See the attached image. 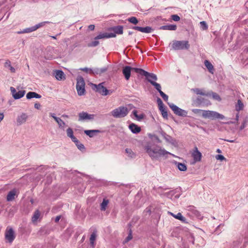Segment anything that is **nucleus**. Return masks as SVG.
Here are the masks:
<instances>
[{
	"mask_svg": "<svg viewBox=\"0 0 248 248\" xmlns=\"http://www.w3.org/2000/svg\"><path fill=\"white\" fill-rule=\"evenodd\" d=\"M143 148L153 160H158L161 157H166L167 155L170 154L164 148L152 141L147 142L143 146Z\"/></svg>",
	"mask_w": 248,
	"mask_h": 248,
	"instance_id": "obj_1",
	"label": "nucleus"
},
{
	"mask_svg": "<svg viewBox=\"0 0 248 248\" xmlns=\"http://www.w3.org/2000/svg\"><path fill=\"white\" fill-rule=\"evenodd\" d=\"M128 108L124 106H120L111 112V115L115 118H121L125 117L128 113Z\"/></svg>",
	"mask_w": 248,
	"mask_h": 248,
	"instance_id": "obj_2",
	"label": "nucleus"
},
{
	"mask_svg": "<svg viewBox=\"0 0 248 248\" xmlns=\"http://www.w3.org/2000/svg\"><path fill=\"white\" fill-rule=\"evenodd\" d=\"M171 47L174 50L188 49L190 45L188 41L174 40L172 41Z\"/></svg>",
	"mask_w": 248,
	"mask_h": 248,
	"instance_id": "obj_3",
	"label": "nucleus"
},
{
	"mask_svg": "<svg viewBox=\"0 0 248 248\" xmlns=\"http://www.w3.org/2000/svg\"><path fill=\"white\" fill-rule=\"evenodd\" d=\"M203 118L215 120L217 119L223 120L225 118L223 115L216 111L212 110H204L203 112Z\"/></svg>",
	"mask_w": 248,
	"mask_h": 248,
	"instance_id": "obj_4",
	"label": "nucleus"
},
{
	"mask_svg": "<svg viewBox=\"0 0 248 248\" xmlns=\"http://www.w3.org/2000/svg\"><path fill=\"white\" fill-rule=\"evenodd\" d=\"M135 72L141 76L145 77L146 79L149 82L150 81H156L157 80L156 75L154 73H149L142 69H135Z\"/></svg>",
	"mask_w": 248,
	"mask_h": 248,
	"instance_id": "obj_5",
	"label": "nucleus"
},
{
	"mask_svg": "<svg viewBox=\"0 0 248 248\" xmlns=\"http://www.w3.org/2000/svg\"><path fill=\"white\" fill-rule=\"evenodd\" d=\"M168 104L175 115L181 117L187 116V111L186 110L179 108L173 103H168Z\"/></svg>",
	"mask_w": 248,
	"mask_h": 248,
	"instance_id": "obj_6",
	"label": "nucleus"
},
{
	"mask_svg": "<svg viewBox=\"0 0 248 248\" xmlns=\"http://www.w3.org/2000/svg\"><path fill=\"white\" fill-rule=\"evenodd\" d=\"M104 82L99 83L98 85L93 84V89L94 87L96 89V92L99 93L102 95L105 96L112 93L110 90H108L105 87L103 86Z\"/></svg>",
	"mask_w": 248,
	"mask_h": 248,
	"instance_id": "obj_7",
	"label": "nucleus"
},
{
	"mask_svg": "<svg viewBox=\"0 0 248 248\" xmlns=\"http://www.w3.org/2000/svg\"><path fill=\"white\" fill-rule=\"evenodd\" d=\"M16 238V234L13 228L7 227L5 232V238L7 241L12 243Z\"/></svg>",
	"mask_w": 248,
	"mask_h": 248,
	"instance_id": "obj_8",
	"label": "nucleus"
},
{
	"mask_svg": "<svg viewBox=\"0 0 248 248\" xmlns=\"http://www.w3.org/2000/svg\"><path fill=\"white\" fill-rule=\"evenodd\" d=\"M78 121H83L85 120H93L94 119L95 115L88 114L87 112L82 111L78 113Z\"/></svg>",
	"mask_w": 248,
	"mask_h": 248,
	"instance_id": "obj_9",
	"label": "nucleus"
},
{
	"mask_svg": "<svg viewBox=\"0 0 248 248\" xmlns=\"http://www.w3.org/2000/svg\"><path fill=\"white\" fill-rule=\"evenodd\" d=\"M135 69H139V68L131 67L130 66H125L122 69V73L126 80H128L130 78L131 71H134Z\"/></svg>",
	"mask_w": 248,
	"mask_h": 248,
	"instance_id": "obj_10",
	"label": "nucleus"
},
{
	"mask_svg": "<svg viewBox=\"0 0 248 248\" xmlns=\"http://www.w3.org/2000/svg\"><path fill=\"white\" fill-rule=\"evenodd\" d=\"M10 90L13 98L16 100L22 98L26 93L25 90H21L17 92L16 89L13 87L10 88Z\"/></svg>",
	"mask_w": 248,
	"mask_h": 248,
	"instance_id": "obj_11",
	"label": "nucleus"
},
{
	"mask_svg": "<svg viewBox=\"0 0 248 248\" xmlns=\"http://www.w3.org/2000/svg\"><path fill=\"white\" fill-rule=\"evenodd\" d=\"M132 28L134 30L146 33H150L154 30L150 26H146L145 27L133 26Z\"/></svg>",
	"mask_w": 248,
	"mask_h": 248,
	"instance_id": "obj_12",
	"label": "nucleus"
},
{
	"mask_svg": "<svg viewBox=\"0 0 248 248\" xmlns=\"http://www.w3.org/2000/svg\"><path fill=\"white\" fill-rule=\"evenodd\" d=\"M107 67H103L102 68H94L90 70V74L93 75H101L107 71Z\"/></svg>",
	"mask_w": 248,
	"mask_h": 248,
	"instance_id": "obj_13",
	"label": "nucleus"
},
{
	"mask_svg": "<svg viewBox=\"0 0 248 248\" xmlns=\"http://www.w3.org/2000/svg\"><path fill=\"white\" fill-rule=\"evenodd\" d=\"M28 118L27 115L25 113H22L17 118L16 121L18 125H21L26 122Z\"/></svg>",
	"mask_w": 248,
	"mask_h": 248,
	"instance_id": "obj_14",
	"label": "nucleus"
},
{
	"mask_svg": "<svg viewBox=\"0 0 248 248\" xmlns=\"http://www.w3.org/2000/svg\"><path fill=\"white\" fill-rule=\"evenodd\" d=\"M129 128L134 134H138L141 131L140 127L134 123H132L129 125Z\"/></svg>",
	"mask_w": 248,
	"mask_h": 248,
	"instance_id": "obj_15",
	"label": "nucleus"
},
{
	"mask_svg": "<svg viewBox=\"0 0 248 248\" xmlns=\"http://www.w3.org/2000/svg\"><path fill=\"white\" fill-rule=\"evenodd\" d=\"M193 159L195 162H199L201 161L202 157V154L199 152L197 147L195 148V150L192 154Z\"/></svg>",
	"mask_w": 248,
	"mask_h": 248,
	"instance_id": "obj_16",
	"label": "nucleus"
},
{
	"mask_svg": "<svg viewBox=\"0 0 248 248\" xmlns=\"http://www.w3.org/2000/svg\"><path fill=\"white\" fill-rule=\"evenodd\" d=\"M55 77L58 80H62L65 79V74L62 70H58L55 71Z\"/></svg>",
	"mask_w": 248,
	"mask_h": 248,
	"instance_id": "obj_17",
	"label": "nucleus"
},
{
	"mask_svg": "<svg viewBox=\"0 0 248 248\" xmlns=\"http://www.w3.org/2000/svg\"><path fill=\"white\" fill-rule=\"evenodd\" d=\"M208 101H209L208 100L205 99L204 98H203L201 96H198L196 99L195 103L196 104L197 106H199L202 104H208L207 102Z\"/></svg>",
	"mask_w": 248,
	"mask_h": 248,
	"instance_id": "obj_18",
	"label": "nucleus"
},
{
	"mask_svg": "<svg viewBox=\"0 0 248 248\" xmlns=\"http://www.w3.org/2000/svg\"><path fill=\"white\" fill-rule=\"evenodd\" d=\"M41 97V95L34 92H29L27 93L26 95V98L27 99H31L33 98L39 99Z\"/></svg>",
	"mask_w": 248,
	"mask_h": 248,
	"instance_id": "obj_19",
	"label": "nucleus"
},
{
	"mask_svg": "<svg viewBox=\"0 0 248 248\" xmlns=\"http://www.w3.org/2000/svg\"><path fill=\"white\" fill-rule=\"evenodd\" d=\"M101 131L99 130H86L84 131V133L90 138H93L96 133H101Z\"/></svg>",
	"mask_w": 248,
	"mask_h": 248,
	"instance_id": "obj_20",
	"label": "nucleus"
},
{
	"mask_svg": "<svg viewBox=\"0 0 248 248\" xmlns=\"http://www.w3.org/2000/svg\"><path fill=\"white\" fill-rule=\"evenodd\" d=\"M177 29V26L176 25H167L162 26L159 28V30H170L175 31Z\"/></svg>",
	"mask_w": 248,
	"mask_h": 248,
	"instance_id": "obj_21",
	"label": "nucleus"
},
{
	"mask_svg": "<svg viewBox=\"0 0 248 248\" xmlns=\"http://www.w3.org/2000/svg\"><path fill=\"white\" fill-rule=\"evenodd\" d=\"M169 213L174 218L181 220L182 222L184 223H187V222H186V218L182 216L181 213H178L176 215H175L171 212Z\"/></svg>",
	"mask_w": 248,
	"mask_h": 248,
	"instance_id": "obj_22",
	"label": "nucleus"
},
{
	"mask_svg": "<svg viewBox=\"0 0 248 248\" xmlns=\"http://www.w3.org/2000/svg\"><path fill=\"white\" fill-rule=\"evenodd\" d=\"M85 83L83 78L80 76H78L77 78L76 87H85Z\"/></svg>",
	"mask_w": 248,
	"mask_h": 248,
	"instance_id": "obj_23",
	"label": "nucleus"
},
{
	"mask_svg": "<svg viewBox=\"0 0 248 248\" xmlns=\"http://www.w3.org/2000/svg\"><path fill=\"white\" fill-rule=\"evenodd\" d=\"M188 210L190 211L193 215L197 217H200L201 215L199 211H198L196 208L193 206H189Z\"/></svg>",
	"mask_w": 248,
	"mask_h": 248,
	"instance_id": "obj_24",
	"label": "nucleus"
},
{
	"mask_svg": "<svg viewBox=\"0 0 248 248\" xmlns=\"http://www.w3.org/2000/svg\"><path fill=\"white\" fill-rule=\"evenodd\" d=\"M204 64L209 72L212 74L214 73V68L212 64L208 61L205 60L204 61Z\"/></svg>",
	"mask_w": 248,
	"mask_h": 248,
	"instance_id": "obj_25",
	"label": "nucleus"
},
{
	"mask_svg": "<svg viewBox=\"0 0 248 248\" xmlns=\"http://www.w3.org/2000/svg\"><path fill=\"white\" fill-rule=\"evenodd\" d=\"M16 196V191L14 190H11L8 193L7 197H6V200L8 202L12 201L14 200Z\"/></svg>",
	"mask_w": 248,
	"mask_h": 248,
	"instance_id": "obj_26",
	"label": "nucleus"
},
{
	"mask_svg": "<svg viewBox=\"0 0 248 248\" xmlns=\"http://www.w3.org/2000/svg\"><path fill=\"white\" fill-rule=\"evenodd\" d=\"M36 30V28H35V25H34V26H32L31 27L24 29L22 31H19L17 32V33L18 34H21V33H30V32L34 31H35Z\"/></svg>",
	"mask_w": 248,
	"mask_h": 248,
	"instance_id": "obj_27",
	"label": "nucleus"
},
{
	"mask_svg": "<svg viewBox=\"0 0 248 248\" xmlns=\"http://www.w3.org/2000/svg\"><path fill=\"white\" fill-rule=\"evenodd\" d=\"M123 26H117L113 27L112 30L116 34H122L123 33Z\"/></svg>",
	"mask_w": 248,
	"mask_h": 248,
	"instance_id": "obj_28",
	"label": "nucleus"
},
{
	"mask_svg": "<svg viewBox=\"0 0 248 248\" xmlns=\"http://www.w3.org/2000/svg\"><path fill=\"white\" fill-rule=\"evenodd\" d=\"M192 91H193L195 93H196L197 94H200L203 96H210V93H205L202 91V90L199 89V88H194L192 89L191 90Z\"/></svg>",
	"mask_w": 248,
	"mask_h": 248,
	"instance_id": "obj_29",
	"label": "nucleus"
},
{
	"mask_svg": "<svg viewBox=\"0 0 248 248\" xmlns=\"http://www.w3.org/2000/svg\"><path fill=\"white\" fill-rule=\"evenodd\" d=\"M40 216V213L38 210H36L34 211V214L31 218L32 222L34 223H35Z\"/></svg>",
	"mask_w": 248,
	"mask_h": 248,
	"instance_id": "obj_30",
	"label": "nucleus"
},
{
	"mask_svg": "<svg viewBox=\"0 0 248 248\" xmlns=\"http://www.w3.org/2000/svg\"><path fill=\"white\" fill-rule=\"evenodd\" d=\"M175 164L180 171H184L187 169L186 165L184 163L176 162Z\"/></svg>",
	"mask_w": 248,
	"mask_h": 248,
	"instance_id": "obj_31",
	"label": "nucleus"
},
{
	"mask_svg": "<svg viewBox=\"0 0 248 248\" xmlns=\"http://www.w3.org/2000/svg\"><path fill=\"white\" fill-rule=\"evenodd\" d=\"M4 66L6 68H9L11 72L12 73H15L16 71L15 68L12 66L11 64V62L9 60H7L4 63Z\"/></svg>",
	"mask_w": 248,
	"mask_h": 248,
	"instance_id": "obj_32",
	"label": "nucleus"
},
{
	"mask_svg": "<svg viewBox=\"0 0 248 248\" xmlns=\"http://www.w3.org/2000/svg\"><path fill=\"white\" fill-rule=\"evenodd\" d=\"M149 82H150L153 86L155 87V89L159 92V93L162 91L161 87L160 84L154 81L149 80Z\"/></svg>",
	"mask_w": 248,
	"mask_h": 248,
	"instance_id": "obj_33",
	"label": "nucleus"
},
{
	"mask_svg": "<svg viewBox=\"0 0 248 248\" xmlns=\"http://www.w3.org/2000/svg\"><path fill=\"white\" fill-rule=\"evenodd\" d=\"M108 203V200L104 199L103 202L101 203L100 205V210L101 211H105L106 209V207Z\"/></svg>",
	"mask_w": 248,
	"mask_h": 248,
	"instance_id": "obj_34",
	"label": "nucleus"
},
{
	"mask_svg": "<svg viewBox=\"0 0 248 248\" xmlns=\"http://www.w3.org/2000/svg\"><path fill=\"white\" fill-rule=\"evenodd\" d=\"M244 105L242 102L240 100H238L237 104L236 105L235 109L237 111H239L243 109Z\"/></svg>",
	"mask_w": 248,
	"mask_h": 248,
	"instance_id": "obj_35",
	"label": "nucleus"
},
{
	"mask_svg": "<svg viewBox=\"0 0 248 248\" xmlns=\"http://www.w3.org/2000/svg\"><path fill=\"white\" fill-rule=\"evenodd\" d=\"M76 89L77 90L78 94V95L81 96L85 94V87H76Z\"/></svg>",
	"mask_w": 248,
	"mask_h": 248,
	"instance_id": "obj_36",
	"label": "nucleus"
},
{
	"mask_svg": "<svg viewBox=\"0 0 248 248\" xmlns=\"http://www.w3.org/2000/svg\"><path fill=\"white\" fill-rule=\"evenodd\" d=\"M125 153L127 154L128 156L131 158H135L136 157L135 153H134L131 149H125Z\"/></svg>",
	"mask_w": 248,
	"mask_h": 248,
	"instance_id": "obj_37",
	"label": "nucleus"
},
{
	"mask_svg": "<svg viewBox=\"0 0 248 248\" xmlns=\"http://www.w3.org/2000/svg\"><path fill=\"white\" fill-rule=\"evenodd\" d=\"M161 134L167 141L170 142V143H172L171 141L173 140V139L170 136L167 135L164 132H163Z\"/></svg>",
	"mask_w": 248,
	"mask_h": 248,
	"instance_id": "obj_38",
	"label": "nucleus"
},
{
	"mask_svg": "<svg viewBox=\"0 0 248 248\" xmlns=\"http://www.w3.org/2000/svg\"><path fill=\"white\" fill-rule=\"evenodd\" d=\"M108 38L107 32L100 33L94 38V40Z\"/></svg>",
	"mask_w": 248,
	"mask_h": 248,
	"instance_id": "obj_39",
	"label": "nucleus"
},
{
	"mask_svg": "<svg viewBox=\"0 0 248 248\" xmlns=\"http://www.w3.org/2000/svg\"><path fill=\"white\" fill-rule=\"evenodd\" d=\"M209 93H210V95H212V97L214 100H217L218 101H220L221 100V97L217 93L213 92H211Z\"/></svg>",
	"mask_w": 248,
	"mask_h": 248,
	"instance_id": "obj_40",
	"label": "nucleus"
},
{
	"mask_svg": "<svg viewBox=\"0 0 248 248\" xmlns=\"http://www.w3.org/2000/svg\"><path fill=\"white\" fill-rule=\"evenodd\" d=\"M96 237V231H94L91 235L90 238V243L93 245Z\"/></svg>",
	"mask_w": 248,
	"mask_h": 248,
	"instance_id": "obj_41",
	"label": "nucleus"
},
{
	"mask_svg": "<svg viewBox=\"0 0 248 248\" xmlns=\"http://www.w3.org/2000/svg\"><path fill=\"white\" fill-rule=\"evenodd\" d=\"M127 20L129 22H130L134 25L137 24L139 22L138 19L135 16L130 17L128 18Z\"/></svg>",
	"mask_w": 248,
	"mask_h": 248,
	"instance_id": "obj_42",
	"label": "nucleus"
},
{
	"mask_svg": "<svg viewBox=\"0 0 248 248\" xmlns=\"http://www.w3.org/2000/svg\"><path fill=\"white\" fill-rule=\"evenodd\" d=\"M175 190H170L168 192L164 193V195L169 198H171L172 196L175 194Z\"/></svg>",
	"mask_w": 248,
	"mask_h": 248,
	"instance_id": "obj_43",
	"label": "nucleus"
},
{
	"mask_svg": "<svg viewBox=\"0 0 248 248\" xmlns=\"http://www.w3.org/2000/svg\"><path fill=\"white\" fill-rule=\"evenodd\" d=\"M200 27L202 30H206L208 29V25L205 21H202L200 22Z\"/></svg>",
	"mask_w": 248,
	"mask_h": 248,
	"instance_id": "obj_44",
	"label": "nucleus"
},
{
	"mask_svg": "<svg viewBox=\"0 0 248 248\" xmlns=\"http://www.w3.org/2000/svg\"><path fill=\"white\" fill-rule=\"evenodd\" d=\"M99 44V42L97 40H95L94 41L89 43L88 44V46L89 47H95L97 46Z\"/></svg>",
	"mask_w": 248,
	"mask_h": 248,
	"instance_id": "obj_45",
	"label": "nucleus"
},
{
	"mask_svg": "<svg viewBox=\"0 0 248 248\" xmlns=\"http://www.w3.org/2000/svg\"><path fill=\"white\" fill-rule=\"evenodd\" d=\"M76 145L77 146V148L80 151H82L83 150H85V147L83 144L80 143L79 141L78 140V143H75Z\"/></svg>",
	"mask_w": 248,
	"mask_h": 248,
	"instance_id": "obj_46",
	"label": "nucleus"
},
{
	"mask_svg": "<svg viewBox=\"0 0 248 248\" xmlns=\"http://www.w3.org/2000/svg\"><path fill=\"white\" fill-rule=\"evenodd\" d=\"M204 110H202V109H197V108H195V109H193L192 110V111L195 113V114H200V115H201L202 116V117H203V112Z\"/></svg>",
	"mask_w": 248,
	"mask_h": 248,
	"instance_id": "obj_47",
	"label": "nucleus"
},
{
	"mask_svg": "<svg viewBox=\"0 0 248 248\" xmlns=\"http://www.w3.org/2000/svg\"><path fill=\"white\" fill-rule=\"evenodd\" d=\"M49 23H50V22H49V21H44V22L39 23L35 25L36 30H37L38 29L44 26L46 24Z\"/></svg>",
	"mask_w": 248,
	"mask_h": 248,
	"instance_id": "obj_48",
	"label": "nucleus"
},
{
	"mask_svg": "<svg viewBox=\"0 0 248 248\" xmlns=\"http://www.w3.org/2000/svg\"><path fill=\"white\" fill-rule=\"evenodd\" d=\"M132 230H131V229H130L129 231L128 235L125 239V242H127L132 239Z\"/></svg>",
	"mask_w": 248,
	"mask_h": 248,
	"instance_id": "obj_49",
	"label": "nucleus"
},
{
	"mask_svg": "<svg viewBox=\"0 0 248 248\" xmlns=\"http://www.w3.org/2000/svg\"><path fill=\"white\" fill-rule=\"evenodd\" d=\"M66 133H67V136L69 138L74 136L73 131L71 128H70V127L68 128L66 130Z\"/></svg>",
	"mask_w": 248,
	"mask_h": 248,
	"instance_id": "obj_50",
	"label": "nucleus"
},
{
	"mask_svg": "<svg viewBox=\"0 0 248 248\" xmlns=\"http://www.w3.org/2000/svg\"><path fill=\"white\" fill-rule=\"evenodd\" d=\"M56 122L58 123L60 127H63L65 125V123L61 118Z\"/></svg>",
	"mask_w": 248,
	"mask_h": 248,
	"instance_id": "obj_51",
	"label": "nucleus"
},
{
	"mask_svg": "<svg viewBox=\"0 0 248 248\" xmlns=\"http://www.w3.org/2000/svg\"><path fill=\"white\" fill-rule=\"evenodd\" d=\"M171 18L174 21H178L180 19V17L177 15H172L171 16Z\"/></svg>",
	"mask_w": 248,
	"mask_h": 248,
	"instance_id": "obj_52",
	"label": "nucleus"
},
{
	"mask_svg": "<svg viewBox=\"0 0 248 248\" xmlns=\"http://www.w3.org/2000/svg\"><path fill=\"white\" fill-rule=\"evenodd\" d=\"M159 94L165 101H167L168 100V96L162 91H161V92L159 93Z\"/></svg>",
	"mask_w": 248,
	"mask_h": 248,
	"instance_id": "obj_53",
	"label": "nucleus"
},
{
	"mask_svg": "<svg viewBox=\"0 0 248 248\" xmlns=\"http://www.w3.org/2000/svg\"><path fill=\"white\" fill-rule=\"evenodd\" d=\"M216 158L217 160L223 161L226 160L225 157L221 155H216Z\"/></svg>",
	"mask_w": 248,
	"mask_h": 248,
	"instance_id": "obj_54",
	"label": "nucleus"
},
{
	"mask_svg": "<svg viewBox=\"0 0 248 248\" xmlns=\"http://www.w3.org/2000/svg\"><path fill=\"white\" fill-rule=\"evenodd\" d=\"M161 112L162 117L164 118L167 119H168V112H167V110L166 109L162 110V111Z\"/></svg>",
	"mask_w": 248,
	"mask_h": 248,
	"instance_id": "obj_55",
	"label": "nucleus"
},
{
	"mask_svg": "<svg viewBox=\"0 0 248 248\" xmlns=\"http://www.w3.org/2000/svg\"><path fill=\"white\" fill-rule=\"evenodd\" d=\"M107 38H112V37H116V33H115L114 32V33H112V32H110V33L107 32Z\"/></svg>",
	"mask_w": 248,
	"mask_h": 248,
	"instance_id": "obj_56",
	"label": "nucleus"
},
{
	"mask_svg": "<svg viewBox=\"0 0 248 248\" xmlns=\"http://www.w3.org/2000/svg\"><path fill=\"white\" fill-rule=\"evenodd\" d=\"M80 70L82 71L85 72L86 73H89L90 74V70H92V69L87 67H84L80 68Z\"/></svg>",
	"mask_w": 248,
	"mask_h": 248,
	"instance_id": "obj_57",
	"label": "nucleus"
},
{
	"mask_svg": "<svg viewBox=\"0 0 248 248\" xmlns=\"http://www.w3.org/2000/svg\"><path fill=\"white\" fill-rule=\"evenodd\" d=\"M157 102L158 107L163 105L162 101L159 97H158L157 99Z\"/></svg>",
	"mask_w": 248,
	"mask_h": 248,
	"instance_id": "obj_58",
	"label": "nucleus"
},
{
	"mask_svg": "<svg viewBox=\"0 0 248 248\" xmlns=\"http://www.w3.org/2000/svg\"><path fill=\"white\" fill-rule=\"evenodd\" d=\"M246 121H244L243 123L241 125V126H240V130H243L245 127H246Z\"/></svg>",
	"mask_w": 248,
	"mask_h": 248,
	"instance_id": "obj_59",
	"label": "nucleus"
},
{
	"mask_svg": "<svg viewBox=\"0 0 248 248\" xmlns=\"http://www.w3.org/2000/svg\"><path fill=\"white\" fill-rule=\"evenodd\" d=\"M70 138L71 139L72 141H73L75 143L76 142L78 143V140L74 136H73L72 137H70Z\"/></svg>",
	"mask_w": 248,
	"mask_h": 248,
	"instance_id": "obj_60",
	"label": "nucleus"
},
{
	"mask_svg": "<svg viewBox=\"0 0 248 248\" xmlns=\"http://www.w3.org/2000/svg\"><path fill=\"white\" fill-rule=\"evenodd\" d=\"M95 26L94 25H90L88 26V29L90 31H93L94 29Z\"/></svg>",
	"mask_w": 248,
	"mask_h": 248,
	"instance_id": "obj_61",
	"label": "nucleus"
},
{
	"mask_svg": "<svg viewBox=\"0 0 248 248\" xmlns=\"http://www.w3.org/2000/svg\"><path fill=\"white\" fill-rule=\"evenodd\" d=\"M40 107H41V105L39 103H35L34 108H35L39 109H40Z\"/></svg>",
	"mask_w": 248,
	"mask_h": 248,
	"instance_id": "obj_62",
	"label": "nucleus"
},
{
	"mask_svg": "<svg viewBox=\"0 0 248 248\" xmlns=\"http://www.w3.org/2000/svg\"><path fill=\"white\" fill-rule=\"evenodd\" d=\"M61 216H57L56 217H55V222H59V221L60 220V219H61Z\"/></svg>",
	"mask_w": 248,
	"mask_h": 248,
	"instance_id": "obj_63",
	"label": "nucleus"
},
{
	"mask_svg": "<svg viewBox=\"0 0 248 248\" xmlns=\"http://www.w3.org/2000/svg\"><path fill=\"white\" fill-rule=\"evenodd\" d=\"M159 109L160 110V111H162V110L166 109L164 108V104L163 105L159 106Z\"/></svg>",
	"mask_w": 248,
	"mask_h": 248,
	"instance_id": "obj_64",
	"label": "nucleus"
}]
</instances>
